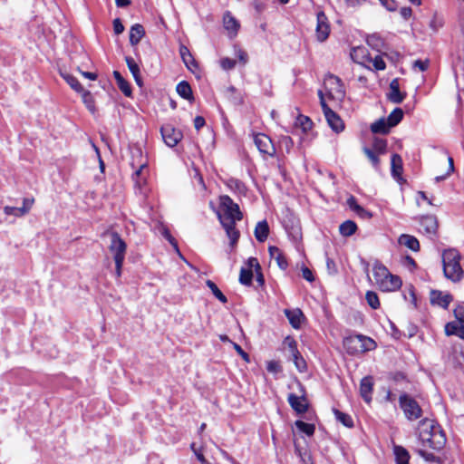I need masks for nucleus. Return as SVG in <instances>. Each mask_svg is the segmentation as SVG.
<instances>
[{"label": "nucleus", "instance_id": "774afa93", "mask_svg": "<svg viewBox=\"0 0 464 464\" xmlns=\"http://www.w3.org/2000/svg\"><path fill=\"white\" fill-rule=\"evenodd\" d=\"M205 119L201 116H197L194 119V126L198 130H200L205 125Z\"/></svg>", "mask_w": 464, "mask_h": 464}, {"label": "nucleus", "instance_id": "e2e57ef3", "mask_svg": "<svg viewBox=\"0 0 464 464\" xmlns=\"http://www.w3.org/2000/svg\"><path fill=\"white\" fill-rule=\"evenodd\" d=\"M381 2L389 11H395L397 9V5L394 0H383Z\"/></svg>", "mask_w": 464, "mask_h": 464}, {"label": "nucleus", "instance_id": "a211bd4d", "mask_svg": "<svg viewBox=\"0 0 464 464\" xmlns=\"http://www.w3.org/2000/svg\"><path fill=\"white\" fill-rule=\"evenodd\" d=\"M405 98V94L400 91V84L398 79H393L390 83V92L388 99L393 103H401Z\"/></svg>", "mask_w": 464, "mask_h": 464}, {"label": "nucleus", "instance_id": "ea45409f", "mask_svg": "<svg viewBox=\"0 0 464 464\" xmlns=\"http://www.w3.org/2000/svg\"><path fill=\"white\" fill-rule=\"evenodd\" d=\"M62 76L63 77L65 82L71 86L72 89H73L76 92L82 91V87L76 77L68 73L62 74Z\"/></svg>", "mask_w": 464, "mask_h": 464}, {"label": "nucleus", "instance_id": "5701e85b", "mask_svg": "<svg viewBox=\"0 0 464 464\" xmlns=\"http://www.w3.org/2000/svg\"><path fill=\"white\" fill-rule=\"evenodd\" d=\"M255 237L258 242H265L269 235V227L266 220L257 222L255 227Z\"/></svg>", "mask_w": 464, "mask_h": 464}, {"label": "nucleus", "instance_id": "6ab92c4d", "mask_svg": "<svg viewBox=\"0 0 464 464\" xmlns=\"http://www.w3.org/2000/svg\"><path fill=\"white\" fill-rule=\"evenodd\" d=\"M372 379L371 376H366L362 379L361 384H360V392L362 397V399L366 402H370L372 401Z\"/></svg>", "mask_w": 464, "mask_h": 464}, {"label": "nucleus", "instance_id": "aec40b11", "mask_svg": "<svg viewBox=\"0 0 464 464\" xmlns=\"http://www.w3.org/2000/svg\"><path fill=\"white\" fill-rule=\"evenodd\" d=\"M285 314L287 317L290 324L295 328L298 329L301 326L304 314L300 309H285Z\"/></svg>", "mask_w": 464, "mask_h": 464}, {"label": "nucleus", "instance_id": "5fc2aeb1", "mask_svg": "<svg viewBox=\"0 0 464 464\" xmlns=\"http://www.w3.org/2000/svg\"><path fill=\"white\" fill-rule=\"evenodd\" d=\"M429 65H430L429 60H424V61L416 60L413 63V68L418 69L420 72H425L429 68Z\"/></svg>", "mask_w": 464, "mask_h": 464}, {"label": "nucleus", "instance_id": "1a4fd4ad", "mask_svg": "<svg viewBox=\"0 0 464 464\" xmlns=\"http://www.w3.org/2000/svg\"><path fill=\"white\" fill-rule=\"evenodd\" d=\"M160 133L165 144L170 148L175 147L183 137L182 132L171 124H165L160 128Z\"/></svg>", "mask_w": 464, "mask_h": 464}, {"label": "nucleus", "instance_id": "f8f14e48", "mask_svg": "<svg viewBox=\"0 0 464 464\" xmlns=\"http://www.w3.org/2000/svg\"><path fill=\"white\" fill-rule=\"evenodd\" d=\"M430 299V303L433 305H438L440 307L447 309L451 301L453 300V297L449 293H443L439 290H431Z\"/></svg>", "mask_w": 464, "mask_h": 464}, {"label": "nucleus", "instance_id": "39448f33", "mask_svg": "<svg viewBox=\"0 0 464 464\" xmlns=\"http://www.w3.org/2000/svg\"><path fill=\"white\" fill-rule=\"evenodd\" d=\"M343 346L349 354H359L376 348V343L362 334L349 336L343 340Z\"/></svg>", "mask_w": 464, "mask_h": 464}, {"label": "nucleus", "instance_id": "c85d7f7f", "mask_svg": "<svg viewBox=\"0 0 464 464\" xmlns=\"http://www.w3.org/2000/svg\"><path fill=\"white\" fill-rule=\"evenodd\" d=\"M113 76L116 80L119 89L124 93V95L130 97L131 95V88L128 82L121 76L118 71L113 72Z\"/></svg>", "mask_w": 464, "mask_h": 464}, {"label": "nucleus", "instance_id": "c03bdc74", "mask_svg": "<svg viewBox=\"0 0 464 464\" xmlns=\"http://www.w3.org/2000/svg\"><path fill=\"white\" fill-rule=\"evenodd\" d=\"M292 359H293V362H294L296 369L300 372H304L306 371V369H307L306 362L304 361V359L303 358V356L301 355L300 353H298V354L292 355Z\"/></svg>", "mask_w": 464, "mask_h": 464}, {"label": "nucleus", "instance_id": "49530a36", "mask_svg": "<svg viewBox=\"0 0 464 464\" xmlns=\"http://www.w3.org/2000/svg\"><path fill=\"white\" fill-rule=\"evenodd\" d=\"M373 151L377 154H383L386 151L387 141L383 139H375L372 144Z\"/></svg>", "mask_w": 464, "mask_h": 464}, {"label": "nucleus", "instance_id": "de8ad7c7", "mask_svg": "<svg viewBox=\"0 0 464 464\" xmlns=\"http://www.w3.org/2000/svg\"><path fill=\"white\" fill-rule=\"evenodd\" d=\"M416 452L427 462H436L438 460V458L433 453L428 452L427 449L420 448L416 450Z\"/></svg>", "mask_w": 464, "mask_h": 464}, {"label": "nucleus", "instance_id": "a18cd8bd", "mask_svg": "<svg viewBox=\"0 0 464 464\" xmlns=\"http://www.w3.org/2000/svg\"><path fill=\"white\" fill-rule=\"evenodd\" d=\"M363 152L372 162L373 168L378 169L380 165V160L378 158L377 153L369 148H364Z\"/></svg>", "mask_w": 464, "mask_h": 464}, {"label": "nucleus", "instance_id": "9d476101", "mask_svg": "<svg viewBox=\"0 0 464 464\" xmlns=\"http://www.w3.org/2000/svg\"><path fill=\"white\" fill-rule=\"evenodd\" d=\"M254 142L258 149V150L265 155H268L270 157L275 156L276 148L273 144L270 137L264 133H257L254 136Z\"/></svg>", "mask_w": 464, "mask_h": 464}, {"label": "nucleus", "instance_id": "e433bc0d", "mask_svg": "<svg viewBox=\"0 0 464 464\" xmlns=\"http://www.w3.org/2000/svg\"><path fill=\"white\" fill-rule=\"evenodd\" d=\"M206 285L211 290L214 296L218 299L221 303L226 304L227 302V298L225 296V295L219 290V288L217 286V285L211 281L208 280L206 282Z\"/></svg>", "mask_w": 464, "mask_h": 464}, {"label": "nucleus", "instance_id": "7c9ffc66", "mask_svg": "<svg viewBox=\"0 0 464 464\" xmlns=\"http://www.w3.org/2000/svg\"><path fill=\"white\" fill-rule=\"evenodd\" d=\"M390 129L391 127L384 118L379 119L371 125V130L372 133L386 134L390 131Z\"/></svg>", "mask_w": 464, "mask_h": 464}, {"label": "nucleus", "instance_id": "c9c22d12", "mask_svg": "<svg viewBox=\"0 0 464 464\" xmlns=\"http://www.w3.org/2000/svg\"><path fill=\"white\" fill-rule=\"evenodd\" d=\"M403 118V111L401 108H395L387 117L386 121H388L391 128L396 126L401 122Z\"/></svg>", "mask_w": 464, "mask_h": 464}, {"label": "nucleus", "instance_id": "603ef678", "mask_svg": "<svg viewBox=\"0 0 464 464\" xmlns=\"http://www.w3.org/2000/svg\"><path fill=\"white\" fill-rule=\"evenodd\" d=\"M454 315L456 321L464 324V304H458L454 309Z\"/></svg>", "mask_w": 464, "mask_h": 464}, {"label": "nucleus", "instance_id": "72a5a7b5", "mask_svg": "<svg viewBox=\"0 0 464 464\" xmlns=\"http://www.w3.org/2000/svg\"><path fill=\"white\" fill-rule=\"evenodd\" d=\"M357 225L352 220H346L339 227V232L343 237H350L355 233Z\"/></svg>", "mask_w": 464, "mask_h": 464}, {"label": "nucleus", "instance_id": "0eeeda50", "mask_svg": "<svg viewBox=\"0 0 464 464\" xmlns=\"http://www.w3.org/2000/svg\"><path fill=\"white\" fill-rule=\"evenodd\" d=\"M109 236L111 242L108 247L113 256L114 262L118 264L123 263L127 250L126 243L117 232H111Z\"/></svg>", "mask_w": 464, "mask_h": 464}, {"label": "nucleus", "instance_id": "2f4dec72", "mask_svg": "<svg viewBox=\"0 0 464 464\" xmlns=\"http://www.w3.org/2000/svg\"><path fill=\"white\" fill-rule=\"evenodd\" d=\"M396 464H409L410 454L402 446H394Z\"/></svg>", "mask_w": 464, "mask_h": 464}, {"label": "nucleus", "instance_id": "4468645a", "mask_svg": "<svg viewBox=\"0 0 464 464\" xmlns=\"http://www.w3.org/2000/svg\"><path fill=\"white\" fill-rule=\"evenodd\" d=\"M420 230L427 235H436L438 221L435 216H424L420 222Z\"/></svg>", "mask_w": 464, "mask_h": 464}, {"label": "nucleus", "instance_id": "473e14b6", "mask_svg": "<svg viewBox=\"0 0 464 464\" xmlns=\"http://www.w3.org/2000/svg\"><path fill=\"white\" fill-rule=\"evenodd\" d=\"M333 412L334 414L336 420L341 422L343 426L347 428L353 427V418L349 414L343 412L337 409H333Z\"/></svg>", "mask_w": 464, "mask_h": 464}, {"label": "nucleus", "instance_id": "338daca9", "mask_svg": "<svg viewBox=\"0 0 464 464\" xmlns=\"http://www.w3.org/2000/svg\"><path fill=\"white\" fill-rule=\"evenodd\" d=\"M236 55L237 57L238 58V60L243 63H246L247 62V54L245 51L241 50V49H237L236 51Z\"/></svg>", "mask_w": 464, "mask_h": 464}, {"label": "nucleus", "instance_id": "4c0bfd02", "mask_svg": "<svg viewBox=\"0 0 464 464\" xmlns=\"http://www.w3.org/2000/svg\"><path fill=\"white\" fill-rule=\"evenodd\" d=\"M295 427L307 436H312L314 433L315 427L312 423H307L303 420H296Z\"/></svg>", "mask_w": 464, "mask_h": 464}, {"label": "nucleus", "instance_id": "f03ea898", "mask_svg": "<svg viewBox=\"0 0 464 464\" xmlns=\"http://www.w3.org/2000/svg\"><path fill=\"white\" fill-rule=\"evenodd\" d=\"M419 441L422 449L440 451L445 447L447 440L441 428L426 419L420 422Z\"/></svg>", "mask_w": 464, "mask_h": 464}, {"label": "nucleus", "instance_id": "6e6552de", "mask_svg": "<svg viewBox=\"0 0 464 464\" xmlns=\"http://www.w3.org/2000/svg\"><path fill=\"white\" fill-rule=\"evenodd\" d=\"M399 402L405 417L409 420H415L420 418L422 411L419 403L413 398L404 393L400 396Z\"/></svg>", "mask_w": 464, "mask_h": 464}, {"label": "nucleus", "instance_id": "680f3d73", "mask_svg": "<svg viewBox=\"0 0 464 464\" xmlns=\"http://www.w3.org/2000/svg\"><path fill=\"white\" fill-rule=\"evenodd\" d=\"M83 100H84V102L87 106V108L92 111L93 112L94 111V105H93V102H92V99L90 95L89 92H86L83 96Z\"/></svg>", "mask_w": 464, "mask_h": 464}, {"label": "nucleus", "instance_id": "4d7b16f0", "mask_svg": "<svg viewBox=\"0 0 464 464\" xmlns=\"http://www.w3.org/2000/svg\"><path fill=\"white\" fill-rule=\"evenodd\" d=\"M280 142H281L282 146H284L287 152H289L294 146V141H293L292 138L289 136L281 137Z\"/></svg>", "mask_w": 464, "mask_h": 464}, {"label": "nucleus", "instance_id": "bf43d9fd", "mask_svg": "<svg viewBox=\"0 0 464 464\" xmlns=\"http://www.w3.org/2000/svg\"><path fill=\"white\" fill-rule=\"evenodd\" d=\"M34 202V198H24V200H23V207H21V208H22L23 210H25L24 211V215L29 212V210L31 209Z\"/></svg>", "mask_w": 464, "mask_h": 464}, {"label": "nucleus", "instance_id": "2eb2a0df", "mask_svg": "<svg viewBox=\"0 0 464 464\" xmlns=\"http://www.w3.org/2000/svg\"><path fill=\"white\" fill-rule=\"evenodd\" d=\"M224 28L227 31L230 37H235L237 34L240 24L238 21L231 14L230 12H227L223 16Z\"/></svg>", "mask_w": 464, "mask_h": 464}, {"label": "nucleus", "instance_id": "f704fd0d", "mask_svg": "<svg viewBox=\"0 0 464 464\" xmlns=\"http://www.w3.org/2000/svg\"><path fill=\"white\" fill-rule=\"evenodd\" d=\"M295 126L300 128L304 133H306L312 129L313 122L309 117L300 114L295 121Z\"/></svg>", "mask_w": 464, "mask_h": 464}, {"label": "nucleus", "instance_id": "4be33fe9", "mask_svg": "<svg viewBox=\"0 0 464 464\" xmlns=\"http://www.w3.org/2000/svg\"><path fill=\"white\" fill-rule=\"evenodd\" d=\"M391 165L392 177L397 180L401 179V174L403 170L401 157L399 154H392L391 159Z\"/></svg>", "mask_w": 464, "mask_h": 464}, {"label": "nucleus", "instance_id": "bb28decb", "mask_svg": "<svg viewBox=\"0 0 464 464\" xmlns=\"http://www.w3.org/2000/svg\"><path fill=\"white\" fill-rule=\"evenodd\" d=\"M125 61H126L127 66H128L130 72H131V74H132L136 83L139 86H141L142 85V80H141L140 71V67H139L138 63L130 56H127L125 58Z\"/></svg>", "mask_w": 464, "mask_h": 464}, {"label": "nucleus", "instance_id": "864d4df0", "mask_svg": "<svg viewBox=\"0 0 464 464\" xmlns=\"http://www.w3.org/2000/svg\"><path fill=\"white\" fill-rule=\"evenodd\" d=\"M266 370L271 373H278L282 371V368L278 362L269 361L266 364Z\"/></svg>", "mask_w": 464, "mask_h": 464}, {"label": "nucleus", "instance_id": "052dcab7", "mask_svg": "<svg viewBox=\"0 0 464 464\" xmlns=\"http://www.w3.org/2000/svg\"><path fill=\"white\" fill-rule=\"evenodd\" d=\"M302 276L308 282H313L314 280L312 271L306 266L302 268Z\"/></svg>", "mask_w": 464, "mask_h": 464}, {"label": "nucleus", "instance_id": "cd10ccee", "mask_svg": "<svg viewBox=\"0 0 464 464\" xmlns=\"http://www.w3.org/2000/svg\"><path fill=\"white\" fill-rule=\"evenodd\" d=\"M176 91L179 93V95L183 99L188 101L193 100L192 90L188 82L182 81L179 83H178Z\"/></svg>", "mask_w": 464, "mask_h": 464}, {"label": "nucleus", "instance_id": "79ce46f5", "mask_svg": "<svg viewBox=\"0 0 464 464\" xmlns=\"http://www.w3.org/2000/svg\"><path fill=\"white\" fill-rule=\"evenodd\" d=\"M347 205L349 206V208L352 210L355 211L360 216L368 215V212L363 208H362L360 205H358L356 198L353 196H351L347 199Z\"/></svg>", "mask_w": 464, "mask_h": 464}, {"label": "nucleus", "instance_id": "20e7f679", "mask_svg": "<svg viewBox=\"0 0 464 464\" xmlns=\"http://www.w3.org/2000/svg\"><path fill=\"white\" fill-rule=\"evenodd\" d=\"M441 257L444 276L453 283L459 282L464 276L460 253L455 248H449L443 251Z\"/></svg>", "mask_w": 464, "mask_h": 464}, {"label": "nucleus", "instance_id": "37998d69", "mask_svg": "<svg viewBox=\"0 0 464 464\" xmlns=\"http://www.w3.org/2000/svg\"><path fill=\"white\" fill-rule=\"evenodd\" d=\"M284 345L288 349L291 356L298 354L299 351L297 349V343L293 337L286 336L284 340Z\"/></svg>", "mask_w": 464, "mask_h": 464}, {"label": "nucleus", "instance_id": "412c9836", "mask_svg": "<svg viewBox=\"0 0 464 464\" xmlns=\"http://www.w3.org/2000/svg\"><path fill=\"white\" fill-rule=\"evenodd\" d=\"M445 334L447 335H456L464 340V324L457 321L449 322L445 325Z\"/></svg>", "mask_w": 464, "mask_h": 464}, {"label": "nucleus", "instance_id": "f3484780", "mask_svg": "<svg viewBox=\"0 0 464 464\" xmlns=\"http://www.w3.org/2000/svg\"><path fill=\"white\" fill-rule=\"evenodd\" d=\"M328 82L335 85L334 88H331L329 90V97L336 98L337 100H342L345 95V92L341 83V80L336 76L330 75L328 78Z\"/></svg>", "mask_w": 464, "mask_h": 464}, {"label": "nucleus", "instance_id": "6e6d98bb", "mask_svg": "<svg viewBox=\"0 0 464 464\" xmlns=\"http://www.w3.org/2000/svg\"><path fill=\"white\" fill-rule=\"evenodd\" d=\"M220 65L224 70H231L236 66V61L226 57L221 59Z\"/></svg>", "mask_w": 464, "mask_h": 464}, {"label": "nucleus", "instance_id": "a878e982", "mask_svg": "<svg viewBox=\"0 0 464 464\" xmlns=\"http://www.w3.org/2000/svg\"><path fill=\"white\" fill-rule=\"evenodd\" d=\"M179 53L182 58L183 63L187 66V68L190 71L193 70V68L198 67V63L195 61L194 57L192 56L190 51L188 48L185 45H180L179 47Z\"/></svg>", "mask_w": 464, "mask_h": 464}, {"label": "nucleus", "instance_id": "09e8293b", "mask_svg": "<svg viewBox=\"0 0 464 464\" xmlns=\"http://www.w3.org/2000/svg\"><path fill=\"white\" fill-rule=\"evenodd\" d=\"M368 61L372 63V66L377 71L384 70L386 67L385 62L381 55H376L374 58H368Z\"/></svg>", "mask_w": 464, "mask_h": 464}, {"label": "nucleus", "instance_id": "69168bd1", "mask_svg": "<svg viewBox=\"0 0 464 464\" xmlns=\"http://www.w3.org/2000/svg\"><path fill=\"white\" fill-rule=\"evenodd\" d=\"M233 346L235 348V350L237 352V353L245 360V361H248L249 360V356L248 354L242 349V347L236 343H233Z\"/></svg>", "mask_w": 464, "mask_h": 464}, {"label": "nucleus", "instance_id": "9b49d317", "mask_svg": "<svg viewBox=\"0 0 464 464\" xmlns=\"http://www.w3.org/2000/svg\"><path fill=\"white\" fill-rule=\"evenodd\" d=\"M316 37L318 41L324 42L328 38L330 33L328 19L324 12H319L316 16Z\"/></svg>", "mask_w": 464, "mask_h": 464}, {"label": "nucleus", "instance_id": "dca6fc26", "mask_svg": "<svg viewBox=\"0 0 464 464\" xmlns=\"http://www.w3.org/2000/svg\"><path fill=\"white\" fill-rule=\"evenodd\" d=\"M268 252H269L270 257L276 260L277 266L282 270L287 269L288 262L281 249H279L277 246H270L268 247Z\"/></svg>", "mask_w": 464, "mask_h": 464}, {"label": "nucleus", "instance_id": "423d86ee", "mask_svg": "<svg viewBox=\"0 0 464 464\" xmlns=\"http://www.w3.org/2000/svg\"><path fill=\"white\" fill-rule=\"evenodd\" d=\"M320 103L324 111L325 120L329 127L336 133L342 132L344 130V123L340 116L334 111L325 102L322 91H318Z\"/></svg>", "mask_w": 464, "mask_h": 464}, {"label": "nucleus", "instance_id": "13d9d810", "mask_svg": "<svg viewBox=\"0 0 464 464\" xmlns=\"http://www.w3.org/2000/svg\"><path fill=\"white\" fill-rule=\"evenodd\" d=\"M113 30L116 34H121L124 31V26L119 18L113 20Z\"/></svg>", "mask_w": 464, "mask_h": 464}, {"label": "nucleus", "instance_id": "a19ab883", "mask_svg": "<svg viewBox=\"0 0 464 464\" xmlns=\"http://www.w3.org/2000/svg\"><path fill=\"white\" fill-rule=\"evenodd\" d=\"M365 299L367 301V304L372 308V309H378L380 307V301L377 294L373 291H367L365 295Z\"/></svg>", "mask_w": 464, "mask_h": 464}, {"label": "nucleus", "instance_id": "f257e3e1", "mask_svg": "<svg viewBox=\"0 0 464 464\" xmlns=\"http://www.w3.org/2000/svg\"><path fill=\"white\" fill-rule=\"evenodd\" d=\"M219 205L221 212H218V218L233 246L237 244L240 235L236 228V223L242 219L243 214L239 206L227 195L220 196Z\"/></svg>", "mask_w": 464, "mask_h": 464}, {"label": "nucleus", "instance_id": "7ed1b4c3", "mask_svg": "<svg viewBox=\"0 0 464 464\" xmlns=\"http://www.w3.org/2000/svg\"><path fill=\"white\" fill-rule=\"evenodd\" d=\"M372 274L377 287L382 292H394L401 288V279L392 275L380 261H375L372 266Z\"/></svg>", "mask_w": 464, "mask_h": 464}, {"label": "nucleus", "instance_id": "0e129e2a", "mask_svg": "<svg viewBox=\"0 0 464 464\" xmlns=\"http://www.w3.org/2000/svg\"><path fill=\"white\" fill-rule=\"evenodd\" d=\"M442 22L441 20L434 17L430 23V27L434 31V32H437L440 28L442 27Z\"/></svg>", "mask_w": 464, "mask_h": 464}, {"label": "nucleus", "instance_id": "58836bf2", "mask_svg": "<svg viewBox=\"0 0 464 464\" xmlns=\"http://www.w3.org/2000/svg\"><path fill=\"white\" fill-rule=\"evenodd\" d=\"M252 279H253L252 270L246 269V268L242 267L240 270V275H239V282L242 285H250L252 283Z\"/></svg>", "mask_w": 464, "mask_h": 464}, {"label": "nucleus", "instance_id": "ddd939ff", "mask_svg": "<svg viewBox=\"0 0 464 464\" xmlns=\"http://www.w3.org/2000/svg\"><path fill=\"white\" fill-rule=\"evenodd\" d=\"M287 401L292 409L299 414L304 413L308 410V403L304 395L297 396L290 393L287 397Z\"/></svg>", "mask_w": 464, "mask_h": 464}, {"label": "nucleus", "instance_id": "3c124183", "mask_svg": "<svg viewBox=\"0 0 464 464\" xmlns=\"http://www.w3.org/2000/svg\"><path fill=\"white\" fill-rule=\"evenodd\" d=\"M161 235L172 245L175 250L179 254L178 243L176 239L171 236L169 230L167 227H162Z\"/></svg>", "mask_w": 464, "mask_h": 464}, {"label": "nucleus", "instance_id": "c756f323", "mask_svg": "<svg viewBox=\"0 0 464 464\" xmlns=\"http://www.w3.org/2000/svg\"><path fill=\"white\" fill-rule=\"evenodd\" d=\"M367 44L376 51H381L385 44L384 40L378 34H372L367 36L366 38Z\"/></svg>", "mask_w": 464, "mask_h": 464}, {"label": "nucleus", "instance_id": "393cba45", "mask_svg": "<svg viewBox=\"0 0 464 464\" xmlns=\"http://www.w3.org/2000/svg\"><path fill=\"white\" fill-rule=\"evenodd\" d=\"M145 35L144 27L140 24H135L130 30V43L131 45H137Z\"/></svg>", "mask_w": 464, "mask_h": 464}, {"label": "nucleus", "instance_id": "8fccbe9b", "mask_svg": "<svg viewBox=\"0 0 464 464\" xmlns=\"http://www.w3.org/2000/svg\"><path fill=\"white\" fill-rule=\"evenodd\" d=\"M24 211L25 210H23L22 208H15V207H9V206H6L4 208V212L5 215H13V216H15V217H23L24 216Z\"/></svg>", "mask_w": 464, "mask_h": 464}, {"label": "nucleus", "instance_id": "b1692460", "mask_svg": "<svg viewBox=\"0 0 464 464\" xmlns=\"http://www.w3.org/2000/svg\"><path fill=\"white\" fill-rule=\"evenodd\" d=\"M398 242L400 245L404 246L412 251L416 252L420 249L419 240L413 236L402 234L400 236Z\"/></svg>", "mask_w": 464, "mask_h": 464}]
</instances>
